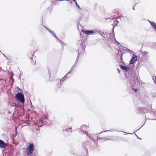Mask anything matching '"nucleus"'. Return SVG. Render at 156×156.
<instances>
[{"instance_id": "obj_1", "label": "nucleus", "mask_w": 156, "mask_h": 156, "mask_svg": "<svg viewBox=\"0 0 156 156\" xmlns=\"http://www.w3.org/2000/svg\"><path fill=\"white\" fill-rule=\"evenodd\" d=\"M34 147L33 144H30L26 149L25 153L27 155H31L34 151Z\"/></svg>"}, {"instance_id": "obj_2", "label": "nucleus", "mask_w": 156, "mask_h": 156, "mask_svg": "<svg viewBox=\"0 0 156 156\" xmlns=\"http://www.w3.org/2000/svg\"><path fill=\"white\" fill-rule=\"evenodd\" d=\"M15 98L17 101L22 103H24V96L21 93H18L16 95Z\"/></svg>"}, {"instance_id": "obj_3", "label": "nucleus", "mask_w": 156, "mask_h": 156, "mask_svg": "<svg viewBox=\"0 0 156 156\" xmlns=\"http://www.w3.org/2000/svg\"><path fill=\"white\" fill-rule=\"evenodd\" d=\"M82 31L85 34L87 35H94V31L93 30H82Z\"/></svg>"}, {"instance_id": "obj_4", "label": "nucleus", "mask_w": 156, "mask_h": 156, "mask_svg": "<svg viewBox=\"0 0 156 156\" xmlns=\"http://www.w3.org/2000/svg\"><path fill=\"white\" fill-rule=\"evenodd\" d=\"M137 56L135 55H133V58L130 61V64H132L134 63L137 60Z\"/></svg>"}, {"instance_id": "obj_5", "label": "nucleus", "mask_w": 156, "mask_h": 156, "mask_svg": "<svg viewBox=\"0 0 156 156\" xmlns=\"http://www.w3.org/2000/svg\"><path fill=\"white\" fill-rule=\"evenodd\" d=\"M89 129V128L86 125H83L81 126L82 131H84V132H85V133L86 134V133H87V130Z\"/></svg>"}, {"instance_id": "obj_6", "label": "nucleus", "mask_w": 156, "mask_h": 156, "mask_svg": "<svg viewBox=\"0 0 156 156\" xmlns=\"http://www.w3.org/2000/svg\"><path fill=\"white\" fill-rule=\"evenodd\" d=\"M7 146L6 144L4 143L3 141L0 140V147L1 148H5Z\"/></svg>"}, {"instance_id": "obj_7", "label": "nucleus", "mask_w": 156, "mask_h": 156, "mask_svg": "<svg viewBox=\"0 0 156 156\" xmlns=\"http://www.w3.org/2000/svg\"><path fill=\"white\" fill-rule=\"evenodd\" d=\"M149 22L151 26L154 28L155 30L156 31V24L154 22H151L150 21H149Z\"/></svg>"}, {"instance_id": "obj_8", "label": "nucleus", "mask_w": 156, "mask_h": 156, "mask_svg": "<svg viewBox=\"0 0 156 156\" xmlns=\"http://www.w3.org/2000/svg\"><path fill=\"white\" fill-rule=\"evenodd\" d=\"M120 68L126 71H127L129 69V68H128V67L126 66H124L122 65L120 66Z\"/></svg>"}, {"instance_id": "obj_9", "label": "nucleus", "mask_w": 156, "mask_h": 156, "mask_svg": "<svg viewBox=\"0 0 156 156\" xmlns=\"http://www.w3.org/2000/svg\"><path fill=\"white\" fill-rule=\"evenodd\" d=\"M99 34L101 35V31L100 30H95L94 31V34Z\"/></svg>"}, {"instance_id": "obj_10", "label": "nucleus", "mask_w": 156, "mask_h": 156, "mask_svg": "<svg viewBox=\"0 0 156 156\" xmlns=\"http://www.w3.org/2000/svg\"><path fill=\"white\" fill-rule=\"evenodd\" d=\"M119 22L116 20H115L114 21V22L113 24V26H114L115 25H116Z\"/></svg>"}, {"instance_id": "obj_11", "label": "nucleus", "mask_w": 156, "mask_h": 156, "mask_svg": "<svg viewBox=\"0 0 156 156\" xmlns=\"http://www.w3.org/2000/svg\"><path fill=\"white\" fill-rule=\"evenodd\" d=\"M45 28H46L48 30L50 33H51L52 35H54V34H55L53 31H51L50 30L47 28L46 27H45Z\"/></svg>"}, {"instance_id": "obj_12", "label": "nucleus", "mask_w": 156, "mask_h": 156, "mask_svg": "<svg viewBox=\"0 0 156 156\" xmlns=\"http://www.w3.org/2000/svg\"><path fill=\"white\" fill-rule=\"evenodd\" d=\"M75 3L76 5V6L78 8V9H80V7L79 5L77 4L76 2Z\"/></svg>"}, {"instance_id": "obj_13", "label": "nucleus", "mask_w": 156, "mask_h": 156, "mask_svg": "<svg viewBox=\"0 0 156 156\" xmlns=\"http://www.w3.org/2000/svg\"><path fill=\"white\" fill-rule=\"evenodd\" d=\"M66 78V77L65 76L62 79H61L60 82H61L62 81H63Z\"/></svg>"}, {"instance_id": "obj_14", "label": "nucleus", "mask_w": 156, "mask_h": 156, "mask_svg": "<svg viewBox=\"0 0 156 156\" xmlns=\"http://www.w3.org/2000/svg\"><path fill=\"white\" fill-rule=\"evenodd\" d=\"M133 89L135 92H136L137 91V89H133Z\"/></svg>"}, {"instance_id": "obj_15", "label": "nucleus", "mask_w": 156, "mask_h": 156, "mask_svg": "<svg viewBox=\"0 0 156 156\" xmlns=\"http://www.w3.org/2000/svg\"><path fill=\"white\" fill-rule=\"evenodd\" d=\"M141 53H142V54L144 53V54H147V52H145V51L142 52Z\"/></svg>"}, {"instance_id": "obj_16", "label": "nucleus", "mask_w": 156, "mask_h": 156, "mask_svg": "<svg viewBox=\"0 0 156 156\" xmlns=\"http://www.w3.org/2000/svg\"><path fill=\"white\" fill-rule=\"evenodd\" d=\"M72 71V69H71L69 71V73H70Z\"/></svg>"}, {"instance_id": "obj_17", "label": "nucleus", "mask_w": 156, "mask_h": 156, "mask_svg": "<svg viewBox=\"0 0 156 156\" xmlns=\"http://www.w3.org/2000/svg\"><path fill=\"white\" fill-rule=\"evenodd\" d=\"M117 70H118V72H119V73H120V71H119V69H117Z\"/></svg>"}, {"instance_id": "obj_18", "label": "nucleus", "mask_w": 156, "mask_h": 156, "mask_svg": "<svg viewBox=\"0 0 156 156\" xmlns=\"http://www.w3.org/2000/svg\"><path fill=\"white\" fill-rule=\"evenodd\" d=\"M155 81L154 82L155 83H156V76L155 77Z\"/></svg>"}, {"instance_id": "obj_19", "label": "nucleus", "mask_w": 156, "mask_h": 156, "mask_svg": "<svg viewBox=\"0 0 156 156\" xmlns=\"http://www.w3.org/2000/svg\"><path fill=\"white\" fill-rule=\"evenodd\" d=\"M73 1H74V2H76V0H73Z\"/></svg>"}, {"instance_id": "obj_20", "label": "nucleus", "mask_w": 156, "mask_h": 156, "mask_svg": "<svg viewBox=\"0 0 156 156\" xmlns=\"http://www.w3.org/2000/svg\"><path fill=\"white\" fill-rule=\"evenodd\" d=\"M74 66V65H73V67H74V66Z\"/></svg>"}, {"instance_id": "obj_21", "label": "nucleus", "mask_w": 156, "mask_h": 156, "mask_svg": "<svg viewBox=\"0 0 156 156\" xmlns=\"http://www.w3.org/2000/svg\"><path fill=\"white\" fill-rule=\"evenodd\" d=\"M56 37V38L58 40V38H57V37Z\"/></svg>"}, {"instance_id": "obj_22", "label": "nucleus", "mask_w": 156, "mask_h": 156, "mask_svg": "<svg viewBox=\"0 0 156 156\" xmlns=\"http://www.w3.org/2000/svg\"><path fill=\"white\" fill-rule=\"evenodd\" d=\"M61 44H64V43H61Z\"/></svg>"}, {"instance_id": "obj_23", "label": "nucleus", "mask_w": 156, "mask_h": 156, "mask_svg": "<svg viewBox=\"0 0 156 156\" xmlns=\"http://www.w3.org/2000/svg\"><path fill=\"white\" fill-rule=\"evenodd\" d=\"M63 131H64L65 130V129H63Z\"/></svg>"}, {"instance_id": "obj_24", "label": "nucleus", "mask_w": 156, "mask_h": 156, "mask_svg": "<svg viewBox=\"0 0 156 156\" xmlns=\"http://www.w3.org/2000/svg\"><path fill=\"white\" fill-rule=\"evenodd\" d=\"M66 1H69V0H66Z\"/></svg>"}, {"instance_id": "obj_25", "label": "nucleus", "mask_w": 156, "mask_h": 156, "mask_svg": "<svg viewBox=\"0 0 156 156\" xmlns=\"http://www.w3.org/2000/svg\"><path fill=\"white\" fill-rule=\"evenodd\" d=\"M68 74H66V76H67V75Z\"/></svg>"}, {"instance_id": "obj_26", "label": "nucleus", "mask_w": 156, "mask_h": 156, "mask_svg": "<svg viewBox=\"0 0 156 156\" xmlns=\"http://www.w3.org/2000/svg\"><path fill=\"white\" fill-rule=\"evenodd\" d=\"M68 74H66V76H67V75Z\"/></svg>"}, {"instance_id": "obj_27", "label": "nucleus", "mask_w": 156, "mask_h": 156, "mask_svg": "<svg viewBox=\"0 0 156 156\" xmlns=\"http://www.w3.org/2000/svg\"><path fill=\"white\" fill-rule=\"evenodd\" d=\"M68 74H66V76H67V75Z\"/></svg>"}, {"instance_id": "obj_28", "label": "nucleus", "mask_w": 156, "mask_h": 156, "mask_svg": "<svg viewBox=\"0 0 156 156\" xmlns=\"http://www.w3.org/2000/svg\"><path fill=\"white\" fill-rule=\"evenodd\" d=\"M133 9L134 10V8H133Z\"/></svg>"}]
</instances>
